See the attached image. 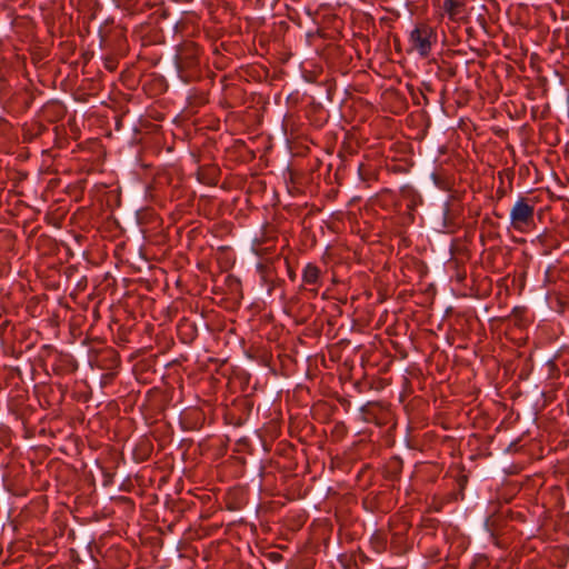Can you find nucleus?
Returning a JSON list of instances; mask_svg holds the SVG:
<instances>
[{"label": "nucleus", "mask_w": 569, "mask_h": 569, "mask_svg": "<svg viewBox=\"0 0 569 569\" xmlns=\"http://www.w3.org/2000/svg\"><path fill=\"white\" fill-rule=\"evenodd\" d=\"M535 221V208L522 199L515 202L510 210L511 227L520 232L527 231Z\"/></svg>", "instance_id": "f257e3e1"}, {"label": "nucleus", "mask_w": 569, "mask_h": 569, "mask_svg": "<svg viewBox=\"0 0 569 569\" xmlns=\"http://www.w3.org/2000/svg\"><path fill=\"white\" fill-rule=\"evenodd\" d=\"M431 30L429 29H415L411 32V41L415 49L420 56H427L431 49Z\"/></svg>", "instance_id": "f03ea898"}, {"label": "nucleus", "mask_w": 569, "mask_h": 569, "mask_svg": "<svg viewBox=\"0 0 569 569\" xmlns=\"http://www.w3.org/2000/svg\"><path fill=\"white\" fill-rule=\"evenodd\" d=\"M319 278V270L313 266H307L303 270V281L308 284H315Z\"/></svg>", "instance_id": "7ed1b4c3"}, {"label": "nucleus", "mask_w": 569, "mask_h": 569, "mask_svg": "<svg viewBox=\"0 0 569 569\" xmlns=\"http://www.w3.org/2000/svg\"><path fill=\"white\" fill-rule=\"evenodd\" d=\"M458 6V2L455 1V0H446L445 1V9L450 13V14H455L456 11V7Z\"/></svg>", "instance_id": "20e7f679"}]
</instances>
